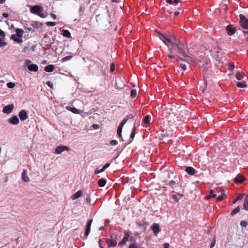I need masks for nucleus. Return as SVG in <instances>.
I'll return each mask as SVG.
<instances>
[{"instance_id":"nucleus-14","label":"nucleus","mask_w":248,"mask_h":248,"mask_svg":"<svg viewBox=\"0 0 248 248\" xmlns=\"http://www.w3.org/2000/svg\"><path fill=\"white\" fill-rule=\"evenodd\" d=\"M226 30L227 31L228 34L230 36L234 34L236 31V29L233 28L231 25L227 26Z\"/></svg>"},{"instance_id":"nucleus-52","label":"nucleus","mask_w":248,"mask_h":248,"mask_svg":"<svg viewBox=\"0 0 248 248\" xmlns=\"http://www.w3.org/2000/svg\"><path fill=\"white\" fill-rule=\"evenodd\" d=\"M31 61L30 60H26L25 62V64L27 65V66L28 67L29 65H31Z\"/></svg>"},{"instance_id":"nucleus-32","label":"nucleus","mask_w":248,"mask_h":248,"mask_svg":"<svg viewBox=\"0 0 248 248\" xmlns=\"http://www.w3.org/2000/svg\"><path fill=\"white\" fill-rule=\"evenodd\" d=\"M225 194L224 193H222L216 199V201L217 202H220L225 198Z\"/></svg>"},{"instance_id":"nucleus-40","label":"nucleus","mask_w":248,"mask_h":248,"mask_svg":"<svg viewBox=\"0 0 248 248\" xmlns=\"http://www.w3.org/2000/svg\"><path fill=\"white\" fill-rule=\"evenodd\" d=\"M15 85V84L13 82H9L7 84V86L10 89L14 88Z\"/></svg>"},{"instance_id":"nucleus-30","label":"nucleus","mask_w":248,"mask_h":248,"mask_svg":"<svg viewBox=\"0 0 248 248\" xmlns=\"http://www.w3.org/2000/svg\"><path fill=\"white\" fill-rule=\"evenodd\" d=\"M151 119V117L150 115L145 116L143 120V123L144 124H148L150 123V120Z\"/></svg>"},{"instance_id":"nucleus-35","label":"nucleus","mask_w":248,"mask_h":248,"mask_svg":"<svg viewBox=\"0 0 248 248\" xmlns=\"http://www.w3.org/2000/svg\"><path fill=\"white\" fill-rule=\"evenodd\" d=\"M244 78V76L240 74V73H237L236 74V78L239 80H242Z\"/></svg>"},{"instance_id":"nucleus-26","label":"nucleus","mask_w":248,"mask_h":248,"mask_svg":"<svg viewBox=\"0 0 248 248\" xmlns=\"http://www.w3.org/2000/svg\"><path fill=\"white\" fill-rule=\"evenodd\" d=\"M166 1L170 4L177 5L181 1V0H166Z\"/></svg>"},{"instance_id":"nucleus-27","label":"nucleus","mask_w":248,"mask_h":248,"mask_svg":"<svg viewBox=\"0 0 248 248\" xmlns=\"http://www.w3.org/2000/svg\"><path fill=\"white\" fill-rule=\"evenodd\" d=\"M237 87L239 88H244L247 87V84L246 82L245 81H241V82H238L236 83Z\"/></svg>"},{"instance_id":"nucleus-22","label":"nucleus","mask_w":248,"mask_h":248,"mask_svg":"<svg viewBox=\"0 0 248 248\" xmlns=\"http://www.w3.org/2000/svg\"><path fill=\"white\" fill-rule=\"evenodd\" d=\"M107 183V181L104 178L100 179L98 181V185L100 187H104Z\"/></svg>"},{"instance_id":"nucleus-57","label":"nucleus","mask_w":248,"mask_h":248,"mask_svg":"<svg viewBox=\"0 0 248 248\" xmlns=\"http://www.w3.org/2000/svg\"><path fill=\"white\" fill-rule=\"evenodd\" d=\"M215 243H216V241H215V240H213V241L212 242V243H211V245H210V248H213V247L215 246Z\"/></svg>"},{"instance_id":"nucleus-42","label":"nucleus","mask_w":248,"mask_h":248,"mask_svg":"<svg viewBox=\"0 0 248 248\" xmlns=\"http://www.w3.org/2000/svg\"><path fill=\"white\" fill-rule=\"evenodd\" d=\"M129 248H143L137 245L135 243H133V244H132L129 245Z\"/></svg>"},{"instance_id":"nucleus-48","label":"nucleus","mask_w":248,"mask_h":248,"mask_svg":"<svg viewBox=\"0 0 248 248\" xmlns=\"http://www.w3.org/2000/svg\"><path fill=\"white\" fill-rule=\"evenodd\" d=\"M172 199L174 200V201L176 202H179V199L178 198L177 196H176V195H173L172 196Z\"/></svg>"},{"instance_id":"nucleus-13","label":"nucleus","mask_w":248,"mask_h":248,"mask_svg":"<svg viewBox=\"0 0 248 248\" xmlns=\"http://www.w3.org/2000/svg\"><path fill=\"white\" fill-rule=\"evenodd\" d=\"M163 183L165 185L169 186L170 187L172 188V189H174V187H175L178 184V183H177L174 180H171L170 182H168L167 180H165L164 181Z\"/></svg>"},{"instance_id":"nucleus-62","label":"nucleus","mask_w":248,"mask_h":248,"mask_svg":"<svg viewBox=\"0 0 248 248\" xmlns=\"http://www.w3.org/2000/svg\"><path fill=\"white\" fill-rule=\"evenodd\" d=\"M2 15H3V16L4 17H8V16H9L8 14V13H3Z\"/></svg>"},{"instance_id":"nucleus-38","label":"nucleus","mask_w":248,"mask_h":248,"mask_svg":"<svg viewBox=\"0 0 248 248\" xmlns=\"http://www.w3.org/2000/svg\"><path fill=\"white\" fill-rule=\"evenodd\" d=\"M122 129H123V128H121V127H118V128H117V133L118 136L120 138H122Z\"/></svg>"},{"instance_id":"nucleus-21","label":"nucleus","mask_w":248,"mask_h":248,"mask_svg":"<svg viewBox=\"0 0 248 248\" xmlns=\"http://www.w3.org/2000/svg\"><path fill=\"white\" fill-rule=\"evenodd\" d=\"M54 66L52 64H49L45 67V71L46 72H52L54 69Z\"/></svg>"},{"instance_id":"nucleus-9","label":"nucleus","mask_w":248,"mask_h":248,"mask_svg":"<svg viewBox=\"0 0 248 248\" xmlns=\"http://www.w3.org/2000/svg\"><path fill=\"white\" fill-rule=\"evenodd\" d=\"M92 222H93V219H91L88 220L87 224L86 225L85 232L84 233V235L86 237L88 236V235L89 234V233L90 232Z\"/></svg>"},{"instance_id":"nucleus-64","label":"nucleus","mask_w":248,"mask_h":248,"mask_svg":"<svg viewBox=\"0 0 248 248\" xmlns=\"http://www.w3.org/2000/svg\"><path fill=\"white\" fill-rule=\"evenodd\" d=\"M180 13L179 11H176L174 12V16H177L179 15Z\"/></svg>"},{"instance_id":"nucleus-24","label":"nucleus","mask_w":248,"mask_h":248,"mask_svg":"<svg viewBox=\"0 0 248 248\" xmlns=\"http://www.w3.org/2000/svg\"><path fill=\"white\" fill-rule=\"evenodd\" d=\"M62 35L65 37H67V38H71L70 32L68 30H64L63 31Z\"/></svg>"},{"instance_id":"nucleus-43","label":"nucleus","mask_w":248,"mask_h":248,"mask_svg":"<svg viewBox=\"0 0 248 248\" xmlns=\"http://www.w3.org/2000/svg\"><path fill=\"white\" fill-rule=\"evenodd\" d=\"M240 225L242 227H246L248 225V223H247V222L245 220H242L240 222Z\"/></svg>"},{"instance_id":"nucleus-54","label":"nucleus","mask_w":248,"mask_h":248,"mask_svg":"<svg viewBox=\"0 0 248 248\" xmlns=\"http://www.w3.org/2000/svg\"><path fill=\"white\" fill-rule=\"evenodd\" d=\"M110 166V163H106L104 166H103V169L104 170L106 169L107 168H108V167H109V166Z\"/></svg>"},{"instance_id":"nucleus-36","label":"nucleus","mask_w":248,"mask_h":248,"mask_svg":"<svg viewBox=\"0 0 248 248\" xmlns=\"http://www.w3.org/2000/svg\"><path fill=\"white\" fill-rule=\"evenodd\" d=\"M228 66L229 70L232 72L235 67L234 63H229Z\"/></svg>"},{"instance_id":"nucleus-8","label":"nucleus","mask_w":248,"mask_h":248,"mask_svg":"<svg viewBox=\"0 0 248 248\" xmlns=\"http://www.w3.org/2000/svg\"><path fill=\"white\" fill-rule=\"evenodd\" d=\"M19 117L21 121H23L27 119L28 115L27 111L24 109H22L18 114Z\"/></svg>"},{"instance_id":"nucleus-15","label":"nucleus","mask_w":248,"mask_h":248,"mask_svg":"<svg viewBox=\"0 0 248 248\" xmlns=\"http://www.w3.org/2000/svg\"><path fill=\"white\" fill-rule=\"evenodd\" d=\"M21 178L23 181L25 182H29L30 181V178L27 174V170H24L21 174Z\"/></svg>"},{"instance_id":"nucleus-3","label":"nucleus","mask_w":248,"mask_h":248,"mask_svg":"<svg viewBox=\"0 0 248 248\" xmlns=\"http://www.w3.org/2000/svg\"><path fill=\"white\" fill-rule=\"evenodd\" d=\"M182 56L183 57L180 56H176V59L178 61H186L190 64L195 63L196 64H199V63L201 62V61L196 60L194 58L187 55L185 52V55H182Z\"/></svg>"},{"instance_id":"nucleus-58","label":"nucleus","mask_w":248,"mask_h":248,"mask_svg":"<svg viewBox=\"0 0 248 248\" xmlns=\"http://www.w3.org/2000/svg\"><path fill=\"white\" fill-rule=\"evenodd\" d=\"M6 45L7 43L1 39V47L5 46Z\"/></svg>"},{"instance_id":"nucleus-53","label":"nucleus","mask_w":248,"mask_h":248,"mask_svg":"<svg viewBox=\"0 0 248 248\" xmlns=\"http://www.w3.org/2000/svg\"><path fill=\"white\" fill-rule=\"evenodd\" d=\"M126 242L123 239H122L119 243V246H122L124 244H125Z\"/></svg>"},{"instance_id":"nucleus-34","label":"nucleus","mask_w":248,"mask_h":248,"mask_svg":"<svg viewBox=\"0 0 248 248\" xmlns=\"http://www.w3.org/2000/svg\"><path fill=\"white\" fill-rule=\"evenodd\" d=\"M72 56L71 55L66 56L62 59L61 62H64L66 61H69L72 59Z\"/></svg>"},{"instance_id":"nucleus-45","label":"nucleus","mask_w":248,"mask_h":248,"mask_svg":"<svg viewBox=\"0 0 248 248\" xmlns=\"http://www.w3.org/2000/svg\"><path fill=\"white\" fill-rule=\"evenodd\" d=\"M118 144V141L116 140H113L110 141V145L111 146L116 145Z\"/></svg>"},{"instance_id":"nucleus-2","label":"nucleus","mask_w":248,"mask_h":248,"mask_svg":"<svg viewBox=\"0 0 248 248\" xmlns=\"http://www.w3.org/2000/svg\"><path fill=\"white\" fill-rule=\"evenodd\" d=\"M96 20L98 25L104 28H107L108 27H109L110 21L108 10H106V11L103 14L96 15Z\"/></svg>"},{"instance_id":"nucleus-44","label":"nucleus","mask_w":248,"mask_h":248,"mask_svg":"<svg viewBox=\"0 0 248 248\" xmlns=\"http://www.w3.org/2000/svg\"><path fill=\"white\" fill-rule=\"evenodd\" d=\"M46 85L50 87L51 89H53V84L51 81H48L46 83Z\"/></svg>"},{"instance_id":"nucleus-1","label":"nucleus","mask_w":248,"mask_h":248,"mask_svg":"<svg viewBox=\"0 0 248 248\" xmlns=\"http://www.w3.org/2000/svg\"><path fill=\"white\" fill-rule=\"evenodd\" d=\"M155 32L157 36L167 46L170 53L185 55V48H184V45L174 35L170 34H163L159 31H156Z\"/></svg>"},{"instance_id":"nucleus-49","label":"nucleus","mask_w":248,"mask_h":248,"mask_svg":"<svg viewBox=\"0 0 248 248\" xmlns=\"http://www.w3.org/2000/svg\"><path fill=\"white\" fill-rule=\"evenodd\" d=\"M168 57L169 59H173L175 58L176 57V56L174 55H173V54H171L170 53L168 55Z\"/></svg>"},{"instance_id":"nucleus-50","label":"nucleus","mask_w":248,"mask_h":248,"mask_svg":"<svg viewBox=\"0 0 248 248\" xmlns=\"http://www.w3.org/2000/svg\"><path fill=\"white\" fill-rule=\"evenodd\" d=\"M243 32L245 34L246 40L248 42V31H246Z\"/></svg>"},{"instance_id":"nucleus-11","label":"nucleus","mask_w":248,"mask_h":248,"mask_svg":"<svg viewBox=\"0 0 248 248\" xmlns=\"http://www.w3.org/2000/svg\"><path fill=\"white\" fill-rule=\"evenodd\" d=\"M8 122L11 124H14V125H16L19 124V120L17 116L16 115L13 116L11 117H10L8 119Z\"/></svg>"},{"instance_id":"nucleus-31","label":"nucleus","mask_w":248,"mask_h":248,"mask_svg":"<svg viewBox=\"0 0 248 248\" xmlns=\"http://www.w3.org/2000/svg\"><path fill=\"white\" fill-rule=\"evenodd\" d=\"M217 196V195L215 194V192L214 190H211L210 191V194L208 196H207V198L208 199H209L211 198H215Z\"/></svg>"},{"instance_id":"nucleus-51","label":"nucleus","mask_w":248,"mask_h":248,"mask_svg":"<svg viewBox=\"0 0 248 248\" xmlns=\"http://www.w3.org/2000/svg\"><path fill=\"white\" fill-rule=\"evenodd\" d=\"M180 67L182 68L183 70H186V66L185 64H184L183 63H181L180 64Z\"/></svg>"},{"instance_id":"nucleus-46","label":"nucleus","mask_w":248,"mask_h":248,"mask_svg":"<svg viewBox=\"0 0 248 248\" xmlns=\"http://www.w3.org/2000/svg\"><path fill=\"white\" fill-rule=\"evenodd\" d=\"M104 170H105L103 169V168H102V169H101L100 170L97 169V170H95L94 173H95V174H97L100 172H103Z\"/></svg>"},{"instance_id":"nucleus-25","label":"nucleus","mask_w":248,"mask_h":248,"mask_svg":"<svg viewBox=\"0 0 248 248\" xmlns=\"http://www.w3.org/2000/svg\"><path fill=\"white\" fill-rule=\"evenodd\" d=\"M16 35H17L18 37H20L22 38L23 36V33L24 32V31L23 30L21 29H17L16 30Z\"/></svg>"},{"instance_id":"nucleus-17","label":"nucleus","mask_w":248,"mask_h":248,"mask_svg":"<svg viewBox=\"0 0 248 248\" xmlns=\"http://www.w3.org/2000/svg\"><path fill=\"white\" fill-rule=\"evenodd\" d=\"M15 42H16L18 43H21L23 42L22 38L20 37H18L16 34H14L11 35V37Z\"/></svg>"},{"instance_id":"nucleus-6","label":"nucleus","mask_w":248,"mask_h":248,"mask_svg":"<svg viewBox=\"0 0 248 248\" xmlns=\"http://www.w3.org/2000/svg\"><path fill=\"white\" fill-rule=\"evenodd\" d=\"M240 21L239 23L242 28L248 29V19L242 14L239 15Z\"/></svg>"},{"instance_id":"nucleus-47","label":"nucleus","mask_w":248,"mask_h":248,"mask_svg":"<svg viewBox=\"0 0 248 248\" xmlns=\"http://www.w3.org/2000/svg\"><path fill=\"white\" fill-rule=\"evenodd\" d=\"M115 70V64L114 63H112L110 64V71L111 72H113Z\"/></svg>"},{"instance_id":"nucleus-16","label":"nucleus","mask_w":248,"mask_h":248,"mask_svg":"<svg viewBox=\"0 0 248 248\" xmlns=\"http://www.w3.org/2000/svg\"><path fill=\"white\" fill-rule=\"evenodd\" d=\"M152 229L155 235H156L160 231L159 226L157 223H154L152 226Z\"/></svg>"},{"instance_id":"nucleus-10","label":"nucleus","mask_w":248,"mask_h":248,"mask_svg":"<svg viewBox=\"0 0 248 248\" xmlns=\"http://www.w3.org/2000/svg\"><path fill=\"white\" fill-rule=\"evenodd\" d=\"M64 150L69 151V148L66 146H58L55 149V153L56 154H60Z\"/></svg>"},{"instance_id":"nucleus-19","label":"nucleus","mask_w":248,"mask_h":248,"mask_svg":"<svg viewBox=\"0 0 248 248\" xmlns=\"http://www.w3.org/2000/svg\"><path fill=\"white\" fill-rule=\"evenodd\" d=\"M38 66L37 64H31L28 66V69L30 71L37 72L38 70Z\"/></svg>"},{"instance_id":"nucleus-4","label":"nucleus","mask_w":248,"mask_h":248,"mask_svg":"<svg viewBox=\"0 0 248 248\" xmlns=\"http://www.w3.org/2000/svg\"><path fill=\"white\" fill-rule=\"evenodd\" d=\"M30 12L42 18H45L47 16L46 14L44 13V8L41 6L35 5L31 6Z\"/></svg>"},{"instance_id":"nucleus-20","label":"nucleus","mask_w":248,"mask_h":248,"mask_svg":"<svg viewBox=\"0 0 248 248\" xmlns=\"http://www.w3.org/2000/svg\"><path fill=\"white\" fill-rule=\"evenodd\" d=\"M186 171L188 174L193 175L195 174L196 170L191 167H188L186 168Z\"/></svg>"},{"instance_id":"nucleus-60","label":"nucleus","mask_w":248,"mask_h":248,"mask_svg":"<svg viewBox=\"0 0 248 248\" xmlns=\"http://www.w3.org/2000/svg\"><path fill=\"white\" fill-rule=\"evenodd\" d=\"M243 197V195H240L238 196V197L237 198V199L238 200H241Z\"/></svg>"},{"instance_id":"nucleus-56","label":"nucleus","mask_w":248,"mask_h":248,"mask_svg":"<svg viewBox=\"0 0 248 248\" xmlns=\"http://www.w3.org/2000/svg\"><path fill=\"white\" fill-rule=\"evenodd\" d=\"M50 16H51V17L53 19H56L57 18V17H56V15H55L54 14H53V13H51L50 14Z\"/></svg>"},{"instance_id":"nucleus-12","label":"nucleus","mask_w":248,"mask_h":248,"mask_svg":"<svg viewBox=\"0 0 248 248\" xmlns=\"http://www.w3.org/2000/svg\"><path fill=\"white\" fill-rule=\"evenodd\" d=\"M65 108L71 111L72 113L75 114H80L82 113V110H81L80 109H77V108L75 107H72L70 106H66L65 107Z\"/></svg>"},{"instance_id":"nucleus-61","label":"nucleus","mask_w":248,"mask_h":248,"mask_svg":"<svg viewBox=\"0 0 248 248\" xmlns=\"http://www.w3.org/2000/svg\"><path fill=\"white\" fill-rule=\"evenodd\" d=\"M5 36V34L4 31L1 30V38L4 37Z\"/></svg>"},{"instance_id":"nucleus-18","label":"nucleus","mask_w":248,"mask_h":248,"mask_svg":"<svg viewBox=\"0 0 248 248\" xmlns=\"http://www.w3.org/2000/svg\"><path fill=\"white\" fill-rule=\"evenodd\" d=\"M245 180L244 177L240 174H238L234 179V182L236 183H242Z\"/></svg>"},{"instance_id":"nucleus-55","label":"nucleus","mask_w":248,"mask_h":248,"mask_svg":"<svg viewBox=\"0 0 248 248\" xmlns=\"http://www.w3.org/2000/svg\"><path fill=\"white\" fill-rule=\"evenodd\" d=\"M128 120V118H124L123 120L121 122V123L124 124H125L127 122Z\"/></svg>"},{"instance_id":"nucleus-63","label":"nucleus","mask_w":248,"mask_h":248,"mask_svg":"<svg viewBox=\"0 0 248 248\" xmlns=\"http://www.w3.org/2000/svg\"><path fill=\"white\" fill-rule=\"evenodd\" d=\"M133 116L132 114H129V115L127 117V118H128V120L129 119H132V118H133Z\"/></svg>"},{"instance_id":"nucleus-23","label":"nucleus","mask_w":248,"mask_h":248,"mask_svg":"<svg viewBox=\"0 0 248 248\" xmlns=\"http://www.w3.org/2000/svg\"><path fill=\"white\" fill-rule=\"evenodd\" d=\"M82 192L81 190H78V192H77L76 193H75L72 199L73 200H76L79 198L82 195Z\"/></svg>"},{"instance_id":"nucleus-7","label":"nucleus","mask_w":248,"mask_h":248,"mask_svg":"<svg viewBox=\"0 0 248 248\" xmlns=\"http://www.w3.org/2000/svg\"><path fill=\"white\" fill-rule=\"evenodd\" d=\"M14 108V105L13 104L8 105L3 108L2 111L4 113L9 114L12 112Z\"/></svg>"},{"instance_id":"nucleus-29","label":"nucleus","mask_w":248,"mask_h":248,"mask_svg":"<svg viewBox=\"0 0 248 248\" xmlns=\"http://www.w3.org/2000/svg\"><path fill=\"white\" fill-rule=\"evenodd\" d=\"M130 234H131V232L129 231L125 232L124 233V235L123 239L126 242H127L129 239Z\"/></svg>"},{"instance_id":"nucleus-41","label":"nucleus","mask_w":248,"mask_h":248,"mask_svg":"<svg viewBox=\"0 0 248 248\" xmlns=\"http://www.w3.org/2000/svg\"><path fill=\"white\" fill-rule=\"evenodd\" d=\"M46 24L48 26H54L56 25V23L55 22L48 21L46 22Z\"/></svg>"},{"instance_id":"nucleus-33","label":"nucleus","mask_w":248,"mask_h":248,"mask_svg":"<svg viewBox=\"0 0 248 248\" xmlns=\"http://www.w3.org/2000/svg\"><path fill=\"white\" fill-rule=\"evenodd\" d=\"M240 208L239 207H236L235 209H234L231 212V216H233L234 215L236 214L237 213H239L240 212Z\"/></svg>"},{"instance_id":"nucleus-59","label":"nucleus","mask_w":248,"mask_h":248,"mask_svg":"<svg viewBox=\"0 0 248 248\" xmlns=\"http://www.w3.org/2000/svg\"><path fill=\"white\" fill-rule=\"evenodd\" d=\"M170 245L168 243H166L164 244V248H169Z\"/></svg>"},{"instance_id":"nucleus-39","label":"nucleus","mask_w":248,"mask_h":248,"mask_svg":"<svg viewBox=\"0 0 248 248\" xmlns=\"http://www.w3.org/2000/svg\"><path fill=\"white\" fill-rule=\"evenodd\" d=\"M130 95L132 98L136 97L137 95V91L135 90H132L131 91Z\"/></svg>"},{"instance_id":"nucleus-37","label":"nucleus","mask_w":248,"mask_h":248,"mask_svg":"<svg viewBox=\"0 0 248 248\" xmlns=\"http://www.w3.org/2000/svg\"><path fill=\"white\" fill-rule=\"evenodd\" d=\"M135 130H136V127H135V126H134L132 129L131 133L130 136V138L132 139H133L135 136V134H136Z\"/></svg>"},{"instance_id":"nucleus-5","label":"nucleus","mask_w":248,"mask_h":248,"mask_svg":"<svg viewBox=\"0 0 248 248\" xmlns=\"http://www.w3.org/2000/svg\"><path fill=\"white\" fill-rule=\"evenodd\" d=\"M106 243L108 248L115 247L117 244V234H111L110 239L106 240Z\"/></svg>"},{"instance_id":"nucleus-28","label":"nucleus","mask_w":248,"mask_h":248,"mask_svg":"<svg viewBox=\"0 0 248 248\" xmlns=\"http://www.w3.org/2000/svg\"><path fill=\"white\" fill-rule=\"evenodd\" d=\"M244 209L248 211V196H247L245 197L244 202Z\"/></svg>"}]
</instances>
